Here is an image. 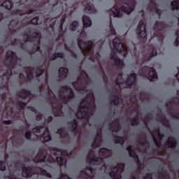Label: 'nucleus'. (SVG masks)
Wrapping results in <instances>:
<instances>
[{
    "label": "nucleus",
    "mask_w": 179,
    "mask_h": 179,
    "mask_svg": "<svg viewBox=\"0 0 179 179\" xmlns=\"http://www.w3.org/2000/svg\"><path fill=\"white\" fill-rule=\"evenodd\" d=\"M83 23H84V27H90L92 26V21L89 17L84 16L83 17Z\"/></svg>",
    "instance_id": "nucleus-2"
},
{
    "label": "nucleus",
    "mask_w": 179,
    "mask_h": 179,
    "mask_svg": "<svg viewBox=\"0 0 179 179\" xmlns=\"http://www.w3.org/2000/svg\"><path fill=\"white\" fill-rule=\"evenodd\" d=\"M143 29H144V30H145V25H143Z\"/></svg>",
    "instance_id": "nucleus-22"
},
{
    "label": "nucleus",
    "mask_w": 179,
    "mask_h": 179,
    "mask_svg": "<svg viewBox=\"0 0 179 179\" xmlns=\"http://www.w3.org/2000/svg\"><path fill=\"white\" fill-rule=\"evenodd\" d=\"M136 78V74H133L131 77V80L135 81V78Z\"/></svg>",
    "instance_id": "nucleus-16"
},
{
    "label": "nucleus",
    "mask_w": 179,
    "mask_h": 179,
    "mask_svg": "<svg viewBox=\"0 0 179 179\" xmlns=\"http://www.w3.org/2000/svg\"><path fill=\"white\" fill-rule=\"evenodd\" d=\"M3 6H5L7 9H10L12 8V3L10 1H6L3 3Z\"/></svg>",
    "instance_id": "nucleus-4"
},
{
    "label": "nucleus",
    "mask_w": 179,
    "mask_h": 179,
    "mask_svg": "<svg viewBox=\"0 0 179 179\" xmlns=\"http://www.w3.org/2000/svg\"><path fill=\"white\" fill-rule=\"evenodd\" d=\"M111 177H113L114 175H113V172L110 173Z\"/></svg>",
    "instance_id": "nucleus-20"
},
{
    "label": "nucleus",
    "mask_w": 179,
    "mask_h": 179,
    "mask_svg": "<svg viewBox=\"0 0 179 179\" xmlns=\"http://www.w3.org/2000/svg\"><path fill=\"white\" fill-rule=\"evenodd\" d=\"M32 23H33L34 24H37V23H38V18H37V17L34 18V19L32 20Z\"/></svg>",
    "instance_id": "nucleus-11"
},
{
    "label": "nucleus",
    "mask_w": 179,
    "mask_h": 179,
    "mask_svg": "<svg viewBox=\"0 0 179 179\" xmlns=\"http://www.w3.org/2000/svg\"><path fill=\"white\" fill-rule=\"evenodd\" d=\"M59 160H61V158H57V162H59Z\"/></svg>",
    "instance_id": "nucleus-21"
},
{
    "label": "nucleus",
    "mask_w": 179,
    "mask_h": 179,
    "mask_svg": "<svg viewBox=\"0 0 179 179\" xmlns=\"http://www.w3.org/2000/svg\"><path fill=\"white\" fill-rule=\"evenodd\" d=\"M80 47H81L82 48V46H81V45L80 44Z\"/></svg>",
    "instance_id": "nucleus-24"
},
{
    "label": "nucleus",
    "mask_w": 179,
    "mask_h": 179,
    "mask_svg": "<svg viewBox=\"0 0 179 179\" xmlns=\"http://www.w3.org/2000/svg\"><path fill=\"white\" fill-rule=\"evenodd\" d=\"M141 37H145L146 36V31H141Z\"/></svg>",
    "instance_id": "nucleus-14"
},
{
    "label": "nucleus",
    "mask_w": 179,
    "mask_h": 179,
    "mask_svg": "<svg viewBox=\"0 0 179 179\" xmlns=\"http://www.w3.org/2000/svg\"><path fill=\"white\" fill-rule=\"evenodd\" d=\"M120 10H116L114 13H113V16L114 17H121V15H120Z\"/></svg>",
    "instance_id": "nucleus-8"
},
{
    "label": "nucleus",
    "mask_w": 179,
    "mask_h": 179,
    "mask_svg": "<svg viewBox=\"0 0 179 179\" xmlns=\"http://www.w3.org/2000/svg\"><path fill=\"white\" fill-rule=\"evenodd\" d=\"M26 136H27V139H29V138H30V136H31V132L27 131L26 133Z\"/></svg>",
    "instance_id": "nucleus-15"
},
{
    "label": "nucleus",
    "mask_w": 179,
    "mask_h": 179,
    "mask_svg": "<svg viewBox=\"0 0 179 179\" xmlns=\"http://www.w3.org/2000/svg\"><path fill=\"white\" fill-rule=\"evenodd\" d=\"M22 176H24V177H26V176H29V172L27 171L25 169H23Z\"/></svg>",
    "instance_id": "nucleus-12"
},
{
    "label": "nucleus",
    "mask_w": 179,
    "mask_h": 179,
    "mask_svg": "<svg viewBox=\"0 0 179 179\" xmlns=\"http://www.w3.org/2000/svg\"><path fill=\"white\" fill-rule=\"evenodd\" d=\"M122 10H124V12H125V13H127L128 15H129V13H131V12L132 11V10L127 8H122Z\"/></svg>",
    "instance_id": "nucleus-10"
},
{
    "label": "nucleus",
    "mask_w": 179,
    "mask_h": 179,
    "mask_svg": "<svg viewBox=\"0 0 179 179\" xmlns=\"http://www.w3.org/2000/svg\"><path fill=\"white\" fill-rule=\"evenodd\" d=\"M115 58H117V56L115 55Z\"/></svg>",
    "instance_id": "nucleus-23"
},
{
    "label": "nucleus",
    "mask_w": 179,
    "mask_h": 179,
    "mask_svg": "<svg viewBox=\"0 0 179 179\" xmlns=\"http://www.w3.org/2000/svg\"><path fill=\"white\" fill-rule=\"evenodd\" d=\"M149 79L150 80H154V79H157V74L156 73V71L153 69H152L150 71Z\"/></svg>",
    "instance_id": "nucleus-3"
},
{
    "label": "nucleus",
    "mask_w": 179,
    "mask_h": 179,
    "mask_svg": "<svg viewBox=\"0 0 179 179\" xmlns=\"http://www.w3.org/2000/svg\"><path fill=\"white\" fill-rule=\"evenodd\" d=\"M0 170H1V171L6 170V166H5V163L0 162Z\"/></svg>",
    "instance_id": "nucleus-7"
},
{
    "label": "nucleus",
    "mask_w": 179,
    "mask_h": 179,
    "mask_svg": "<svg viewBox=\"0 0 179 179\" xmlns=\"http://www.w3.org/2000/svg\"><path fill=\"white\" fill-rule=\"evenodd\" d=\"M104 150H106L102 149V150H100V152H104Z\"/></svg>",
    "instance_id": "nucleus-19"
},
{
    "label": "nucleus",
    "mask_w": 179,
    "mask_h": 179,
    "mask_svg": "<svg viewBox=\"0 0 179 179\" xmlns=\"http://www.w3.org/2000/svg\"><path fill=\"white\" fill-rule=\"evenodd\" d=\"M59 72L60 73H62V75H66V73H68V69H65V68H61L59 69Z\"/></svg>",
    "instance_id": "nucleus-6"
},
{
    "label": "nucleus",
    "mask_w": 179,
    "mask_h": 179,
    "mask_svg": "<svg viewBox=\"0 0 179 179\" xmlns=\"http://www.w3.org/2000/svg\"><path fill=\"white\" fill-rule=\"evenodd\" d=\"M113 44L117 51H122V44H121V43L120 42V39L115 38L113 41Z\"/></svg>",
    "instance_id": "nucleus-1"
},
{
    "label": "nucleus",
    "mask_w": 179,
    "mask_h": 179,
    "mask_svg": "<svg viewBox=\"0 0 179 179\" xmlns=\"http://www.w3.org/2000/svg\"><path fill=\"white\" fill-rule=\"evenodd\" d=\"M43 139L46 141H48L51 139V137H50V136H48V137H45V135H43Z\"/></svg>",
    "instance_id": "nucleus-13"
},
{
    "label": "nucleus",
    "mask_w": 179,
    "mask_h": 179,
    "mask_svg": "<svg viewBox=\"0 0 179 179\" xmlns=\"http://www.w3.org/2000/svg\"><path fill=\"white\" fill-rule=\"evenodd\" d=\"M61 179H68V176H62Z\"/></svg>",
    "instance_id": "nucleus-18"
},
{
    "label": "nucleus",
    "mask_w": 179,
    "mask_h": 179,
    "mask_svg": "<svg viewBox=\"0 0 179 179\" xmlns=\"http://www.w3.org/2000/svg\"><path fill=\"white\" fill-rule=\"evenodd\" d=\"M173 9H177L178 6V1H173L172 3Z\"/></svg>",
    "instance_id": "nucleus-9"
},
{
    "label": "nucleus",
    "mask_w": 179,
    "mask_h": 179,
    "mask_svg": "<svg viewBox=\"0 0 179 179\" xmlns=\"http://www.w3.org/2000/svg\"><path fill=\"white\" fill-rule=\"evenodd\" d=\"M85 12L87 13H93V12H94V9L93 8L92 6H90L85 9Z\"/></svg>",
    "instance_id": "nucleus-5"
},
{
    "label": "nucleus",
    "mask_w": 179,
    "mask_h": 179,
    "mask_svg": "<svg viewBox=\"0 0 179 179\" xmlns=\"http://www.w3.org/2000/svg\"><path fill=\"white\" fill-rule=\"evenodd\" d=\"M72 26H78V22H74L72 24Z\"/></svg>",
    "instance_id": "nucleus-17"
}]
</instances>
